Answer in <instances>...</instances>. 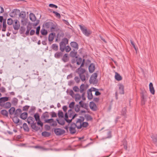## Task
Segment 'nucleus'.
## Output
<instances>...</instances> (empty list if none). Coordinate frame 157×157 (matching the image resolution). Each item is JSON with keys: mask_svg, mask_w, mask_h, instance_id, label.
I'll list each match as a JSON object with an SVG mask.
<instances>
[{"mask_svg": "<svg viewBox=\"0 0 157 157\" xmlns=\"http://www.w3.org/2000/svg\"><path fill=\"white\" fill-rule=\"evenodd\" d=\"M23 128L25 131L26 132H29V128L27 124L26 123H24L23 125Z\"/></svg>", "mask_w": 157, "mask_h": 157, "instance_id": "58836bf2", "label": "nucleus"}, {"mask_svg": "<svg viewBox=\"0 0 157 157\" xmlns=\"http://www.w3.org/2000/svg\"><path fill=\"white\" fill-rule=\"evenodd\" d=\"M8 100L9 98L7 97L0 98V106L2 107L5 103V102L8 101Z\"/></svg>", "mask_w": 157, "mask_h": 157, "instance_id": "ddd939ff", "label": "nucleus"}, {"mask_svg": "<svg viewBox=\"0 0 157 157\" xmlns=\"http://www.w3.org/2000/svg\"><path fill=\"white\" fill-rule=\"evenodd\" d=\"M89 106L90 109L93 111H95L97 109L96 104L93 102H91L90 103Z\"/></svg>", "mask_w": 157, "mask_h": 157, "instance_id": "aec40b11", "label": "nucleus"}, {"mask_svg": "<svg viewBox=\"0 0 157 157\" xmlns=\"http://www.w3.org/2000/svg\"><path fill=\"white\" fill-rule=\"evenodd\" d=\"M27 122L29 124H30L31 128L35 131H38L40 128L36 126V123L35 122L34 118L32 117H29L27 119Z\"/></svg>", "mask_w": 157, "mask_h": 157, "instance_id": "39448f33", "label": "nucleus"}, {"mask_svg": "<svg viewBox=\"0 0 157 157\" xmlns=\"http://www.w3.org/2000/svg\"><path fill=\"white\" fill-rule=\"evenodd\" d=\"M112 137L111 132L110 131H109L107 133V136L106 138H110Z\"/></svg>", "mask_w": 157, "mask_h": 157, "instance_id": "e2e57ef3", "label": "nucleus"}, {"mask_svg": "<svg viewBox=\"0 0 157 157\" xmlns=\"http://www.w3.org/2000/svg\"><path fill=\"white\" fill-rule=\"evenodd\" d=\"M17 116H15L13 118L12 120L13 122L16 124L18 123V124H22V122L20 121L19 119L17 117Z\"/></svg>", "mask_w": 157, "mask_h": 157, "instance_id": "a211bd4d", "label": "nucleus"}, {"mask_svg": "<svg viewBox=\"0 0 157 157\" xmlns=\"http://www.w3.org/2000/svg\"><path fill=\"white\" fill-rule=\"evenodd\" d=\"M30 19L32 21H35L36 19V17L35 15L32 13H31L29 15Z\"/></svg>", "mask_w": 157, "mask_h": 157, "instance_id": "c85d7f7f", "label": "nucleus"}, {"mask_svg": "<svg viewBox=\"0 0 157 157\" xmlns=\"http://www.w3.org/2000/svg\"><path fill=\"white\" fill-rule=\"evenodd\" d=\"M34 116L36 121H37L38 120H40V116L38 113H36L35 114Z\"/></svg>", "mask_w": 157, "mask_h": 157, "instance_id": "49530a36", "label": "nucleus"}, {"mask_svg": "<svg viewBox=\"0 0 157 157\" xmlns=\"http://www.w3.org/2000/svg\"><path fill=\"white\" fill-rule=\"evenodd\" d=\"M37 121V124L38 125H40L41 127H42L43 125V123L41 122V121H40V120H38Z\"/></svg>", "mask_w": 157, "mask_h": 157, "instance_id": "69168bd1", "label": "nucleus"}, {"mask_svg": "<svg viewBox=\"0 0 157 157\" xmlns=\"http://www.w3.org/2000/svg\"><path fill=\"white\" fill-rule=\"evenodd\" d=\"M79 26L82 33L86 36H88L91 33V32L90 30H87L86 27L79 25Z\"/></svg>", "mask_w": 157, "mask_h": 157, "instance_id": "6e6552de", "label": "nucleus"}, {"mask_svg": "<svg viewBox=\"0 0 157 157\" xmlns=\"http://www.w3.org/2000/svg\"><path fill=\"white\" fill-rule=\"evenodd\" d=\"M40 33L42 35H46L48 33L47 31L44 29H41Z\"/></svg>", "mask_w": 157, "mask_h": 157, "instance_id": "c03bdc74", "label": "nucleus"}, {"mask_svg": "<svg viewBox=\"0 0 157 157\" xmlns=\"http://www.w3.org/2000/svg\"><path fill=\"white\" fill-rule=\"evenodd\" d=\"M57 115L59 117V119H56V120L57 122L60 125H63L65 123L66 120L65 119L64 114L61 110H59L58 111Z\"/></svg>", "mask_w": 157, "mask_h": 157, "instance_id": "20e7f679", "label": "nucleus"}, {"mask_svg": "<svg viewBox=\"0 0 157 157\" xmlns=\"http://www.w3.org/2000/svg\"><path fill=\"white\" fill-rule=\"evenodd\" d=\"M89 72L90 73H93L95 70V65L93 63L90 64L88 68Z\"/></svg>", "mask_w": 157, "mask_h": 157, "instance_id": "412c9836", "label": "nucleus"}, {"mask_svg": "<svg viewBox=\"0 0 157 157\" xmlns=\"http://www.w3.org/2000/svg\"><path fill=\"white\" fill-rule=\"evenodd\" d=\"M84 90V85L83 84H82L80 86V90H79L81 93H83Z\"/></svg>", "mask_w": 157, "mask_h": 157, "instance_id": "603ef678", "label": "nucleus"}, {"mask_svg": "<svg viewBox=\"0 0 157 157\" xmlns=\"http://www.w3.org/2000/svg\"><path fill=\"white\" fill-rule=\"evenodd\" d=\"M149 90L150 92L152 94H155V90L153 87V85L152 83L150 82L149 84Z\"/></svg>", "mask_w": 157, "mask_h": 157, "instance_id": "393cba45", "label": "nucleus"}, {"mask_svg": "<svg viewBox=\"0 0 157 157\" xmlns=\"http://www.w3.org/2000/svg\"><path fill=\"white\" fill-rule=\"evenodd\" d=\"M25 30V28L23 27H21L20 30V32L21 34H23L24 33Z\"/></svg>", "mask_w": 157, "mask_h": 157, "instance_id": "864d4df0", "label": "nucleus"}, {"mask_svg": "<svg viewBox=\"0 0 157 157\" xmlns=\"http://www.w3.org/2000/svg\"><path fill=\"white\" fill-rule=\"evenodd\" d=\"M18 100L17 98H13L12 101V103L14 105H16L18 102Z\"/></svg>", "mask_w": 157, "mask_h": 157, "instance_id": "37998d69", "label": "nucleus"}, {"mask_svg": "<svg viewBox=\"0 0 157 157\" xmlns=\"http://www.w3.org/2000/svg\"><path fill=\"white\" fill-rule=\"evenodd\" d=\"M85 59L82 62L80 66L77 70V72L79 75L80 78L82 81H84L86 80V75H88V74L86 73V71L84 68H82V67L83 66L85 63Z\"/></svg>", "mask_w": 157, "mask_h": 157, "instance_id": "f03ea898", "label": "nucleus"}, {"mask_svg": "<svg viewBox=\"0 0 157 157\" xmlns=\"http://www.w3.org/2000/svg\"><path fill=\"white\" fill-rule=\"evenodd\" d=\"M141 100L142 104L144 105L145 104V102L146 101V98L145 96L143 94L142 95L141 97Z\"/></svg>", "mask_w": 157, "mask_h": 157, "instance_id": "79ce46f5", "label": "nucleus"}, {"mask_svg": "<svg viewBox=\"0 0 157 157\" xmlns=\"http://www.w3.org/2000/svg\"><path fill=\"white\" fill-rule=\"evenodd\" d=\"M70 45L71 46L74 48L73 49H75L77 51L78 49V44L75 42H71L70 43Z\"/></svg>", "mask_w": 157, "mask_h": 157, "instance_id": "f3484780", "label": "nucleus"}, {"mask_svg": "<svg viewBox=\"0 0 157 157\" xmlns=\"http://www.w3.org/2000/svg\"><path fill=\"white\" fill-rule=\"evenodd\" d=\"M19 17H20L22 18L21 21L23 22L24 20H25L26 17L25 13L24 11H21L19 14Z\"/></svg>", "mask_w": 157, "mask_h": 157, "instance_id": "5701e85b", "label": "nucleus"}, {"mask_svg": "<svg viewBox=\"0 0 157 157\" xmlns=\"http://www.w3.org/2000/svg\"><path fill=\"white\" fill-rule=\"evenodd\" d=\"M29 106L28 105H25V106L23 107V110L24 111H27L29 108Z\"/></svg>", "mask_w": 157, "mask_h": 157, "instance_id": "338daca9", "label": "nucleus"}, {"mask_svg": "<svg viewBox=\"0 0 157 157\" xmlns=\"http://www.w3.org/2000/svg\"><path fill=\"white\" fill-rule=\"evenodd\" d=\"M78 124L74 123H72L70 127L69 128V131L70 133L72 134H73L76 133V130L75 129L76 127L77 128V126Z\"/></svg>", "mask_w": 157, "mask_h": 157, "instance_id": "9d476101", "label": "nucleus"}, {"mask_svg": "<svg viewBox=\"0 0 157 157\" xmlns=\"http://www.w3.org/2000/svg\"><path fill=\"white\" fill-rule=\"evenodd\" d=\"M13 22L14 23L13 24V27L15 30H18L20 27V24L19 22L17 19H15L13 20Z\"/></svg>", "mask_w": 157, "mask_h": 157, "instance_id": "f8f14e48", "label": "nucleus"}, {"mask_svg": "<svg viewBox=\"0 0 157 157\" xmlns=\"http://www.w3.org/2000/svg\"><path fill=\"white\" fill-rule=\"evenodd\" d=\"M151 138L153 142L157 146V134H153L151 136Z\"/></svg>", "mask_w": 157, "mask_h": 157, "instance_id": "4468645a", "label": "nucleus"}, {"mask_svg": "<svg viewBox=\"0 0 157 157\" xmlns=\"http://www.w3.org/2000/svg\"><path fill=\"white\" fill-rule=\"evenodd\" d=\"M84 117L87 121H91L92 120V117L89 114H85Z\"/></svg>", "mask_w": 157, "mask_h": 157, "instance_id": "e433bc0d", "label": "nucleus"}, {"mask_svg": "<svg viewBox=\"0 0 157 157\" xmlns=\"http://www.w3.org/2000/svg\"><path fill=\"white\" fill-rule=\"evenodd\" d=\"M62 60L64 62H66L68 61L69 59L67 54H65L64 55L62 58Z\"/></svg>", "mask_w": 157, "mask_h": 157, "instance_id": "f704fd0d", "label": "nucleus"}, {"mask_svg": "<svg viewBox=\"0 0 157 157\" xmlns=\"http://www.w3.org/2000/svg\"><path fill=\"white\" fill-rule=\"evenodd\" d=\"M75 103L74 102H71L69 105V107L71 109H72L74 108Z\"/></svg>", "mask_w": 157, "mask_h": 157, "instance_id": "5fc2aeb1", "label": "nucleus"}, {"mask_svg": "<svg viewBox=\"0 0 157 157\" xmlns=\"http://www.w3.org/2000/svg\"><path fill=\"white\" fill-rule=\"evenodd\" d=\"M80 78L78 76H75L74 78V80L77 83H78L80 81Z\"/></svg>", "mask_w": 157, "mask_h": 157, "instance_id": "680f3d73", "label": "nucleus"}, {"mask_svg": "<svg viewBox=\"0 0 157 157\" xmlns=\"http://www.w3.org/2000/svg\"><path fill=\"white\" fill-rule=\"evenodd\" d=\"M76 58V61L77 64L78 65H79L81 64L82 63V62L83 60H82V58L81 57H79V58H78L77 57V58Z\"/></svg>", "mask_w": 157, "mask_h": 157, "instance_id": "4c0bfd02", "label": "nucleus"}, {"mask_svg": "<svg viewBox=\"0 0 157 157\" xmlns=\"http://www.w3.org/2000/svg\"><path fill=\"white\" fill-rule=\"evenodd\" d=\"M61 52H57L54 54V57L56 59H59L62 57L63 55V53Z\"/></svg>", "mask_w": 157, "mask_h": 157, "instance_id": "4be33fe9", "label": "nucleus"}, {"mask_svg": "<svg viewBox=\"0 0 157 157\" xmlns=\"http://www.w3.org/2000/svg\"><path fill=\"white\" fill-rule=\"evenodd\" d=\"M51 113H52L51 116L52 118L57 117V114L54 111H52Z\"/></svg>", "mask_w": 157, "mask_h": 157, "instance_id": "bf43d9fd", "label": "nucleus"}, {"mask_svg": "<svg viewBox=\"0 0 157 157\" xmlns=\"http://www.w3.org/2000/svg\"><path fill=\"white\" fill-rule=\"evenodd\" d=\"M41 117L44 119V122L45 123H49L51 126L55 127L57 126V122L56 121H54L53 118L46 119L49 117V114L48 112H45L44 113L42 114Z\"/></svg>", "mask_w": 157, "mask_h": 157, "instance_id": "7ed1b4c3", "label": "nucleus"}, {"mask_svg": "<svg viewBox=\"0 0 157 157\" xmlns=\"http://www.w3.org/2000/svg\"><path fill=\"white\" fill-rule=\"evenodd\" d=\"M151 138L153 142L157 146V134H153L151 136Z\"/></svg>", "mask_w": 157, "mask_h": 157, "instance_id": "2eb2a0df", "label": "nucleus"}, {"mask_svg": "<svg viewBox=\"0 0 157 157\" xmlns=\"http://www.w3.org/2000/svg\"><path fill=\"white\" fill-rule=\"evenodd\" d=\"M55 36V33H51L49 34L48 38V40L49 41L51 42L53 41L54 39V36Z\"/></svg>", "mask_w": 157, "mask_h": 157, "instance_id": "7c9ffc66", "label": "nucleus"}, {"mask_svg": "<svg viewBox=\"0 0 157 157\" xmlns=\"http://www.w3.org/2000/svg\"><path fill=\"white\" fill-rule=\"evenodd\" d=\"M13 23V21L11 18H9L7 20V23L9 25H11Z\"/></svg>", "mask_w": 157, "mask_h": 157, "instance_id": "de8ad7c7", "label": "nucleus"}, {"mask_svg": "<svg viewBox=\"0 0 157 157\" xmlns=\"http://www.w3.org/2000/svg\"><path fill=\"white\" fill-rule=\"evenodd\" d=\"M115 78L118 81H120L122 79V77L117 72L115 73Z\"/></svg>", "mask_w": 157, "mask_h": 157, "instance_id": "c756f323", "label": "nucleus"}, {"mask_svg": "<svg viewBox=\"0 0 157 157\" xmlns=\"http://www.w3.org/2000/svg\"><path fill=\"white\" fill-rule=\"evenodd\" d=\"M98 76L97 74L96 73H94L91 76L89 82L90 83L93 84H96L97 82V78Z\"/></svg>", "mask_w": 157, "mask_h": 157, "instance_id": "1a4fd4ad", "label": "nucleus"}, {"mask_svg": "<svg viewBox=\"0 0 157 157\" xmlns=\"http://www.w3.org/2000/svg\"><path fill=\"white\" fill-rule=\"evenodd\" d=\"M68 43V40L66 38L62 39L59 43L60 50L62 52H63L65 49L66 45Z\"/></svg>", "mask_w": 157, "mask_h": 157, "instance_id": "423d86ee", "label": "nucleus"}, {"mask_svg": "<svg viewBox=\"0 0 157 157\" xmlns=\"http://www.w3.org/2000/svg\"><path fill=\"white\" fill-rule=\"evenodd\" d=\"M119 93L121 94H124V86L122 84H119L118 85Z\"/></svg>", "mask_w": 157, "mask_h": 157, "instance_id": "6ab92c4d", "label": "nucleus"}, {"mask_svg": "<svg viewBox=\"0 0 157 157\" xmlns=\"http://www.w3.org/2000/svg\"><path fill=\"white\" fill-rule=\"evenodd\" d=\"M44 26L47 29H50L51 31H53L56 27V25L52 21H48L46 22Z\"/></svg>", "mask_w": 157, "mask_h": 157, "instance_id": "0eeeda50", "label": "nucleus"}, {"mask_svg": "<svg viewBox=\"0 0 157 157\" xmlns=\"http://www.w3.org/2000/svg\"><path fill=\"white\" fill-rule=\"evenodd\" d=\"M54 132L55 134L57 136H61L64 134L65 131L64 130L60 128H55Z\"/></svg>", "mask_w": 157, "mask_h": 157, "instance_id": "9b49d317", "label": "nucleus"}, {"mask_svg": "<svg viewBox=\"0 0 157 157\" xmlns=\"http://www.w3.org/2000/svg\"><path fill=\"white\" fill-rule=\"evenodd\" d=\"M42 135L44 137H48L50 135V133L47 132H42Z\"/></svg>", "mask_w": 157, "mask_h": 157, "instance_id": "a18cd8bd", "label": "nucleus"}, {"mask_svg": "<svg viewBox=\"0 0 157 157\" xmlns=\"http://www.w3.org/2000/svg\"><path fill=\"white\" fill-rule=\"evenodd\" d=\"M51 47L52 49L55 51H56L58 50V46L56 44H53L52 45Z\"/></svg>", "mask_w": 157, "mask_h": 157, "instance_id": "a19ab883", "label": "nucleus"}, {"mask_svg": "<svg viewBox=\"0 0 157 157\" xmlns=\"http://www.w3.org/2000/svg\"><path fill=\"white\" fill-rule=\"evenodd\" d=\"M81 99V96L80 94H77L75 95V100L77 101Z\"/></svg>", "mask_w": 157, "mask_h": 157, "instance_id": "09e8293b", "label": "nucleus"}, {"mask_svg": "<svg viewBox=\"0 0 157 157\" xmlns=\"http://www.w3.org/2000/svg\"><path fill=\"white\" fill-rule=\"evenodd\" d=\"M27 113L26 112H24L21 114L20 115V117L21 119L24 120H25L27 118Z\"/></svg>", "mask_w": 157, "mask_h": 157, "instance_id": "cd10ccee", "label": "nucleus"}, {"mask_svg": "<svg viewBox=\"0 0 157 157\" xmlns=\"http://www.w3.org/2000/svg\"><path fill=\"white\" fill-rule=\"evenodd\" d=\"M88 123L87 122H83L78 124L77 126L78 129H80L82 127L86 128L88 126Z\"/></svg>", "mask_w": 157, "mask_h": 157, "instance_id": "dca6fc26", "label": "nucleus"}, {"mask_svg": "<svg viewBox=\"0 0 157 157\" xmlns=\"http://www.w3.org/2000/svg\"><path fill=\"white\" fill-rule=\"evenodd\" d=\"M80 107L78 104L76 105L75 106V110L76 112H78L80 110Z\"/></svg>", "mask_w": 157, "mask_h": 157, "instance_id": "8fccbe9b", "label": "nucleus"}, {"mask_svg": "<svg viewBox=\"0 0 157 157\" xmlns=\"http://www.w3.org/2000/svg\"><path fill=\"white\" fill-rule=\"evenodd\" d=\"M1 113L3 116L7 117L8 116V112L5 109H2L0 112Z\"/></svg>", "mask_w": 157, "mask_h": 157, "instance_id": "72a5a7b5", "label": "nucleus"}, {"mask_svg": "<svg viewBox=\"0 0 157 157\" xmlns=\"http://www.w3.org/2000/svg\"><path fill=\"white\" fill-rule=\"evenodd\" d=\"M76 51L75 49H73L72 50L70 53V56L73 58H77V56H76L77 54Z\"/></svg>", "mask_w": 157, "mask_h": 157, "instance_id": "b1692460", "label": "nucleus"}, {"mask_svg": "<svg viewBox=\"0 0 157 157\" xmlns=\"http://www.w3.org/2000/svg\"><path fill=\"white\" fill-rule=\"evenodd\" d=\"M11 103L10 102H7L5 103L2 107H3L4 108L8 109L10 108L11 106Z\"/></svg>", "mask_w": 157, "mask_h": 157, "instance_id": "2f4dec72", "label": "nucleus"}, {"mask_svg": "<svg viewBox=\"0 0 157 157\" xmlns=\"http://www.w3.org/2000/svg\"><path fill=\"white\" fill-rule=\"evenodd\" d=\"M3 21V28H6V20L3 19L2 20Z\"/></svg>", "mask_w": 157, "mask_h": 157, "instance_id": "0e129e2a", "label": "nucleus"}, {"mask_svg": "<svg viewBox=\"0 0 157 157\" xmlns=\"http://www.w3.org/2000/svg\"><path fill=\"white\" fill-rule=\"evenodd\" d=\"M52 13L55 14V16L56 17L58 18H60L61 17L59 13L55 11H52Z\"/></svg>", "mask_w": 157, "mask_h": 157, "instance_id": "3c124183", "label": "nucleus"}, {"mask_svg": "<svg viewBox=\"0 0 157 157\" xmlns=\"http://www.w3.org/2000/svg\"><path fill=\"white\" fill-rule=\"evenodd\" d=\"M127 110L125 107L123 108L121 111V115L124 117V118L127 117L126 113Z\"/></svg>", "mask_w": 157, "mask_h": 157, "instance_id": "bb28decb", "label": "nucleus"}, {"mask_svg": "<svg viewBox=\"0 0 157 157\" xmlns=\"http://www.w3.org/2000/svg\"><path fill=\"white\" fill-rule=\"evenodd\" d=\"M49 6L50 7L54 8H57L58 7L57 6L52 3L50 4L49 5Z\"/></svg>", "mask_w": 157, "mask_h": 157, "instance_id": "052dcab7", "label": "nucleus"}, {"mask_svg": "<svg viewBox=\"0 0 157 157\" xmlns=\"http://www.w3.org/2000/svg\"><path fill=\"white\" fill-rule=\"evenodd\" d=\"M15 108L14 107H11L9 110V114L10 115H13L15 112Z\"/></svg>", "mask_w": 157, "mask_h": 157, "instance_id": "ea45409f", "label": "nucleus"}, {"mask_svg": "<svg viewBox=\"0 0 157 157\" xmlns=\"http://www.w3.org/2000/svg\"><path fill=\"white\" fill-rule=\"evenodd\" d=\"M0 91L2 93H4L6 92V89L4 87H2L0 88Z\"/></svg>", "mask_w": 157, "mask_h": 157, "instance_id": "774afa93", "label": "nucleus"}, {"mask_svg": "<svg viewBox=\"0 0 157 157\" xmlns=\"http://www.w3.org/2000/svg\"><path fill=\"white\" fill-rule=\"evenodd\" d=\"M87 98L89 100L92 99L93 98V96L92 94V90L91 89H89L87 92Z\"/></svg>", "mask_w": 157, "mask_h": 157, "instance_id": "a878e982", "label": "nucleus"}, {"mask_svg": "<svg viewBox=\"0 0 157 157\" xmlns=\"http://www.w3.org/2000/svg\"><path fill=\"white\" fill-rule=\"evenodd\" d=\"M73 90L75 92H78L79 91L80 89L77 86H75L73 88Z\"/></svg>", "mask_w": 157, "mask_h": 157, "instance_id": "4d7b16f0", "label": "nucleus"}, {"mask_svg": "<svg viewBox=\"0 0 157 157\" xmlns=\"http://www.w3.org/2000/svg\"><path fill=\"white\" fill-rule=\"evenodd\" d=\"M77 116V114L75 113V112L71 109H69L67 113L66 112L64 114L66 121L70 123L72 121V120L74 119Z\"/></svg>", "mask_w": 157, "mask_h": 157, "instance_id": "f257e3e1", "label": "nucleus"}, {"mask_svg": "<svg viewBox=\"0 0 157 157\" xmlns=\"http://www.w3.org/2000/svg\"><path fill=\"white\" fill-rule=\"evenodd\" d=\"M80 119H78L76 121V123L77 125L81 123L82 122H83V121L84 120V118L83 117H80Z\"/></svg>", "mask_w": 157, "mask_h": 157, "instance_id": "473e14b6", "label": "nucleus"}, {"mask_svg": "<svg viewBox=\"0 0 157 157\" xmlns=\"http://www.w3.org/2000/svg\"><path fill=\"white\" fill-rule=\"evenodd\" d=\"M40 26H38L36 29V34L37 35H39V34L40 31Z\"/></svg>", "mask_w": 157, "mask_h": 157, "instance_id": "13d9d810", "label": "nucleus"}, {"mask_svg": "<svg viewBox=\"0 0 157 157\" xmlns=\"http://www.w3.org/2000/svg\"><path fill=\"white\" fill-rule=\"evenodd\" d=\"M22 111L21 109H18L16 110L15 113H14V116H19L20 115H21V114Z\"/></svg>", "mask_w": 157, "mask_h": 157, "instance_id": "c9c22d12", "label": "nucleus"}, {"mask_svg": "<svg viewBox=\"0 0 157 157\" xmlns=\"http://www.w3.org/2000/svg\"><path fill=\"white\" fill-rule=\"evenodd\" d=\"M65 50L67 52H68L71 50V48L69 45H67L66 46Z\"/></svg>", "mask_w": 157, "mask_h": 157, "instance_id": "6e6d98bb", "label": "nucleus"}]
</instances>
